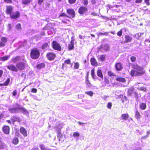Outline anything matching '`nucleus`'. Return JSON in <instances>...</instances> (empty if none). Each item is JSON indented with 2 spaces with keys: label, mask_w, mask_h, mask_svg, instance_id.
Here are the masks:
<instances>
[{
  "label": "nucleus",
  "mask_w": 150,
  "mask_h": 150,
  "mask_svg": "<svg viewBox=\"0 0 150 150\" xmlns=\"http://www.w3.org/2000/svg\"><path fill=\"white\" fill-rule=\"evenodd\" d=\"M132 67L134 69L131 70L129 72L132 77L141 76L145 73L144 68L137 64H133Z\"/></svg>",
  "instance_id": "nucleus-1"
},
{
  "label": "nucleus",
  "mask_w": 150,
  "mask_h": 150,
  "mask_svg": "<svg viewBox=\"0 0 150 150\" xmlns=\"http://www.w3.org/2000/svg\"><path fill=\"white\" fill-rule=\"evenodd\" d=\"M13 106V107L8 109V111L11 113H18L20 112L21 110L24 112H26L27 111L25 108L20 106L18 103L14 104Z\"/></svg>",
  "instance_id": "nucleus-2"
},
{
  "label": "nucleus",
  "mask_w": 150,
  "mask_h": 150,
  "mask_svg": "<svg viewBox=\"0 0 150 150\" xmlns=\"http://www.w3.org/2000/svg\"><path fill=\"white\" fill-rule=\"evenodd\" d=\"M40 55V52L38 48H34L31 49L30 56L33 59H38Z\"/></svg>",
  "instance_id": "nucleus-3"
},
{
  "label": "nucleus",
  "mask_w": 150,
  "mask_h": 150,
  "mask_svg": "<svg viewBox=\"0 0 150 150\" xmlns=\"http://www.w3.org/2000/svg\"><path fill=\"white\" fill-rule=\"evenodd\" d=\"M52 48L56 50L60 51L62 50V47L56 41H53L52 43Z\"/></svg>",
  "instance_id": "nucleus-4"
},
{
  "label": "nucleus",
  "mask_w": 150,
  "mask_h": 150,
  "mask_svg": "<svg viewBox=\"0 0 150 150\" xmlns=\"http://www.w3.org/2000/svg\"><path fill=\"white\" fill-rule=\"evenodd\" d=\"M20 15V12L19 11H16L15 12H12L10 15V16L12 19H16L19 17Z\"/></svg>",
  "instance_id": "nucleus-5"
},
{
  "label": "nucleus",
  "mask_w": 150,
  "mask_h": 150,
  "mask_svg": "<svg viewBox=\"0 0 150 150\" xmlns=\"http://www.w3.org/2000/svg\"><path fill=\"white\" fill-rule=\"evenodd\" d=\"M67 13L70 17L74 18L76 16L75 12L72 8H68L67 10Z\"/></svg>",
  "instance_id": "nucleus-6"
},
{
  "label": "nucleus",
  "mask_w": 150,
  "mask_h": 150,
  "mask_svg": "<svg viewBox=\"0 0 150 150\" xmlns=\"http://www.w3.org/2000/svg\"><path fill=\"white\" fill-rule=\"evenodd\" d=\"M16 67L18 70L21 71L24 69L25 68V63L23 62H18L16 64Z\"/></svg>",
  "instance_id": "nucleus-7"
},
{
  "label": "nucleus",
  "mask_w": 150,
  "mask_h": 150,
  "mask_svg": "<svg viewBox=\"0 0 150 150\" xmlns=\"http://www.w3.org/2000/svg\"><path fill=\"white\" fill-rule=\"evenodd\" d=\"M88 11V8L86 6H81L78 9V12L81 15L84 14Z\"/></svg>",
  "instance_id": "nucleus-8"
},
{
  "label": "nucleus",
  "mask_w": 150,
  "mask_h": 150,
  "mask_svg": "<svg viewBox=\"0 0 150 150\" xmlns=\"http://www.w3.org/2000/svg\"><path fill=\"white\" fill-rule=\"evenodd\" d=\"M46 56L48 60L52 61L55 59L56 55L54 53L52 52H48L47 53Z\"/></svg>",
  "instance_id": "nucleus-9"
},
{
  "label": "nucleus",
  "mask_w": 150,
  "mask_h": 150,
  "mask_svg": "<svg viewBox=\"0 0 150 150\" xmlns=\"http://www.w3.org/2000/svg\"><path fill=\"white\" fill-rule=\"evenodd\" d=\"M6 67L7 69L10 71L15 72H17L18 71V69L16 66H15L13 64H10L6 66Z\"/></svg>",
  "instance_id": "nucleus-10"
},
{
  "label": "nucleus",
  "mask_w": 150,
  "mask_h": 150,
  "mask_svg": "<svg viewBox=\"0 0 150 150\" xmlns=\"http://www.w3.org/2000/svg\"><path fill=\"white\" fill-rule=\"evenodd\" d=\"M115 67L116 70L118 71H121L123 68L122 64L120 62L117 63L115 64Z\"/></svg>",
  "instance_id": "nucleus-11"
},
{
  "label": "nucleus",
  "mask_w": 150,
  "mask_h": 150,
  "mask_svg": "<svg viewBox=\"0 0 150 150\" xmlns=\"http://www.w3.org/2000/svg\"><path fill=\"white\" fill-rule=\"evenodd\" d=\"M13 10V7L11 5L7 6H6L5 12L7 14L10 15Z\"/></svg>",
  "instance_id": "nucleus-12"
},
{
  "label": "nucleus",
  "mask_w": 150,
  "mask_h": 150,
  "mask_svg": "<svg viewBox=\"0 0 150 150\" xmlns=\"http://www.w3.org/2000/svg\"><path fill=\"white\" fill-rule=\"evenodd\" d=\"M2 130L4 133L6 134H8L10 133V127L8 125H5L2 127Z\"/></svg>",
  "instance_id": "nucleus-13"
},
{
  "label": "nucleus",
  "mask_w": 150,
  "mask_h": 150,
  "mask_svg": "<svg viewBox=\"0 0 150 150\" xmlns=\"http://www.w3.org/2000/svg\"><path fill=\"white\" fill-rule=\"evenodd\" d=\"M96 73L97 76L100 78L98 80L100 81H102L103 79V74L102 73V71L100 69H98L97 70Z\"/></svg>",
  "instance_id": "nucleus-14"
},
{
  "label": "nucleus",
  "mask_w": 150,
  "mask_h": 150,
  "mask_svg": "<svg viewBox=\"0 0 150 150\" xmlns=\"http://www.w3.org/2000/svg\"><path fill=\"white\" fill-rule=\"evenodd\" d=\"M20 131L21 133L23 135L24 137L27 136V132L26 129L23 127H21L20 129Z\"/></svg>",
  "instance_id": "nucleus-15"
},
{
  "label": "nucleus",
  "mask_w": 150,
  "mask_h": 150,
  "mask_svg": "<svg viewBox=\"0 0 150 150\" xmlns=\"http://www.w3.org/2000/svg\"><path fill=\"white\" fill-rule=\"evenodd\" d=\"M90 62L91 65L93 66L97 67L98 65V62L94 57H92L91 59Z\"/></svg>",
  "instance_id": "nucleus-16"
},
{
  "label": "nucleus",
  "mask_w": 150,
  "mask_h": 150,
  "mask_svg": "<svg viewBox=\"0 0 150 150\" xmlns=\"http://www.w3.org/2000/svg\"><path fill=\"white\" fill-rule=\"evenodd\" d=\"M11 120L12 121V122L13 124H14L15 122L16 121L20 122L21 121V119L19 117L16 115L13 116L11 118Z\"/></svg>",
  "instance_id": "nucleus-17"
},
{
  "label": "nucleus",
  "mask_w": 150,
  "mask_h": 150,
  "mask_svg": "<svg viewBox=\"0 0 150 150\" xmlns=\"http://www.w3.org/2000/svg\"><path fill=\"white\" fill-rule=\"evenodd\" d=\"M74 39H72L70 43L68 45V50H69L70 51L74 49Z\"/></svg>",
  "instance_id": "nucleus-18"
},
{
  "label": "nucleus",
  "mask_w": 150,
  "mask_h": 150,
  "mask_svg": "<svg viewBox=\"0 0 150 150\" xmlns=\"http://www.w3.org/2000/svg\"><path fill=\"white\" fill-rule=\"evenodd\" d=\"M21 57L19 56H17L12 58L11 59V61L15 63L21 60Z\"/></svg>",
  "instance_id": "nucleus-19"
},
{
  "label": "nucleus",
  "mask_w": 150,
  "mask_h": 150,
  "mask_svg": "<svg viewBox=\"0 0 150 150\" xmlns=\"http://www.w3.org/2000/svg\"><path fill=\"white\" fill-rule=\"evenodd\" d=\"M134 88L133 86H132L128 89L127 91V96H131L132 94L134 93Z\"/></svg>",
  "instance_id": "nucleus-20"
},
{
  "label": "nucleus",
  "mask_w": 150,
  "mask_h": 150,
  "mask_svg": "<svg viewBox=\"0 0 150 150\" xmlns=\"http://www.w3.org/2000/svg\"><path fill=\"white\" fill-rule=\"evenodd\" d=\"M91 75L92 79L95 80L98 79V77L95 75V69L93 68L91 71Z\"/></svg>",
  "instance_id": "nucleus-21"
},
{
  "label": "nucleus",
  "mask_w": 150,
  "mask_h": 150,
  "mask_svg": "<svg viewBox=\"0 0 150 150\" xmlns=\"http://www.w3.org/2000/svg\"><path fill=\"white\" fill-rule=\"evenodd\" d=\"M54 128L55 129L56 131H57V133L58 138H60L61 136H62L61 129L59 128V127L57 126L55 127Z\"/></svg>",
  "instance_id": "nucleus-22"
},
{
  "label": "nucleus",
  "mask_w": 150,
  "mask_h": 150,
  "mask_svg": "<svg viewBox=\"0 0 150 150\" xmlns=\"http://www.w3.org/2000/svg\"><path fill=\"white\" fill-rule=\"evenodd\" d=\"M125 41L123 43H128L131 42L132 40V38L129 35H125Z\"/></svg>",
  "instance_id": "nucleus-23"
},
{
  "label": "nucleus",
  "mask_w": 150,
  "mask_h": 150,
  "mask_svg": "<svg viewBox=\"0 0 150 150\" xmlns=\"http://www.w3.org/2000/svg\"><path fill=\"white\" fill-rule=\"evenodd\" d=\"M71 63V60L70 59H68L64 61V62L62 64V68L63 69L64 67H66L67 64H69Z\"/></svg>",
  "instance_id": "nucleus-24"
},
{
  "label": "nucleus",
  "mask_w": 150,
  "mask_h": 150,
  "mask_svg": "<svg viewBox=\"0 0 150 150\" xmlns=\"http://www.w3.org/2000/svg\"><path fill=\"white\" fill-rule=\"evenodd\" d=\"M139 107L140 109L142 110H144L146 109V103H141L139 105Z\"/></svg>",
  "instance_id": "nucleus-25"
},
{
  "label": "nucleus",
  "mask_w": 150,
  "mask_h": 150,
  "mask_svg": "<svg viewBox=\"0 0 150 150\" xmlns=\"http://www.w3.org/2000/svg\"><path fill=\"white\" fill-rule=\"evenodd\" d=\"M45 66V65L44 63H41L37 65L36 68L39 69L44 68Z\"/></svg>",
  "instance_id": "nucleus-26"
},
{
  "label": "nucleus",
  "mask_w": 150,
  "mask_h": 150,
  "mask_svg": "<svg viewBox=\"0 0 150 150\" xmlns=\"http://www.w3.org/2000/svg\"><path fill=\"white\" fill-rule=\"evenodd\" d=\"M129 117V114L127 113L122 114L121 115V118L122 120H127Z\"/></svg>",
  "instance_id": "nucleus-27"
},
{
  "label": "nucleus",
  "mask_w": 150,
  "mask_h": 150,
  "mask_svg": "<svg viewBox=\"0 0 150 150\" xmlns=\"http://www.w3.org/2000/svg\"><path fill=\"white\" fill-rule=\"evenodd\" d=\"M85 83L86 85L88 86V87H90L92 86V84L88 80V75L86 76V82Z\"/></svg>",
  "instance_id": "nucleus-28"
},
{
  "label": "nucleus",
  "mask_w": 150,
  "mask_h": 150,
  "mask_svg": "<svg viewBox=\"0 0 150 150\" xmlns=\"http://www.w3.org/2000/svg\"><path fill=\"white\" fill-rule=\"evenodd\" d=\"M12 143L14 145H17L19 143V139L17 137L13 138L12 141Z\"/></svg>",
  "instance_id": "nucleus-29"
},
{
  "label": "nucleus",
  "mask_w": 150,
  "mask_h": 150,
  "mask_svg": "<svg viewBox=\"0 0 150 150\" xmlns=\"http://www.w3.org/2000/svg\"><path fill=\"white\" fill-rule=\"evenodd\" d=\"M141 115L138 110H136L135 111V117L136 119L138 120L140 119L141 117Z\"/></svg>",
  "instance_id": "nucleus-30"
},
{
  "label": "nucleus",
  "mask_w": 150,
  "mask_h": 150,
  "mask_svg": "<svg viewBox=\"0 0 150 150\" xmlns=\"http://www.w3.org/2000/svg\"><path fill=\"white\" fill-rule=\"evenodd\" d=\"M115 80L118 81L125 83L126 82L125 79L123 77H117L115 78Z\"/></svg>",
  "instance_id": "nucleus-31"
},
{
  "label": "nucleus",
  "mask_w": 150,
  "mask_h": 150,
  "mask_svg": "<svg viewBox=\"0 0 150 150\" xmlns=\"http://www.w3.org/2000/svg\"><path fill=\"white\" fill-rule=\"evenodd\" d=\"M70 18V17L64 13H61L59 16V18Z\"/></svg>",
  "instance_id": "nucleus-32"
},
{
  "label": "nucleus",
  "mask_w": 150,
  "mask_h": 150,
  "mask_svg": "<svg viewBox=\"0 0 150 150\" xmlns=\"http://www.w3.org/2000/svg\"><path fill=\"white\" fill-rule=\"evenodd\" d=\"M9 56H5L4 57H1L0 58V61H4L7 60L9 58Z\"/></svg>",
  "instance_id": "nucleus-33"
},
{
  "label": "nucleus",
  "mask_w": 150,
  "mask_h": 150,
  "mask_svg": "<svg viewBox=\"0 0 150 150\" xmlns=\"http://www.w3.org/2000/svg\"><path fill=\"white\" fill-rule=\"evenodd\" d=\"M62 22L64 23L67 24L68 23V22L70 21V20L66 18H64L61 19Z\"/></svg>",
  "instance_id": "nucleus-34"
},
{
  "label": "nucleus",
  "mask_w": 150,
  "mask_h": 150,
  "mask_svg": "<svg viewBox=\"0 0 150 150\" xmlns=\"http://www.w3.org/2000/svg\"><path fill=\"white\" fill-rule=\"evenodd\" d=\"M50 42H49V43L47 42H45L41 46L42 49H44L46 48H47L49 45Z\"/></svg>",
  "instance_id": "nucleus-35"
},
{
  "label": "nucleus",
  "mask_w": 150,
  "mask_h": 150,
  "mask_svg": "<svg viewBox=\"0 0 150 150\" xmlns=\"http://www.w3.org/2000/svg\"><path fill=\"white\" fill-rule=\"evenodd\" d=\"M108 74L110 77L116 76L115 74L111 71L109 70L108 72Z\"/></svg>",
  "instance_id": "nucleus-36"
},
{
  "label": "nucleus",
  "mask_w": 150,
  "mask_h": 150,
  "mask_svg": "<svg viewBox=\"0 0 150 150\" xmlns=\"http://www.w3.org/2000/svg\"><path fill=\"white\" fill-rule=\"evenodd\" d=\"M1 40V41L5 44L7 42L8 40L7 38L5 37H2Z\"/></svg>",
  "instance_id": "nucleus-37"
},
{
  "label": "nucleus",
  "mask_w": 150,
  "mask_h": 150,
  "mask_svg": "<svg viewBox=\"0 0 150 150\" xmlns=\"http://www.w3.org/2000/svg\"><path fill=\"white\" fill-rule=\"evenodd\" d=\"M40 148L41 150H47L48 149L43 144H41L40 145Z\"/></svg>",
  "instance_id": "nucleus-38"
},
{
  "label": "nucleus",
  "mask_w": 150,
  "mask_h": 150,
  "mask_svg": "<svg viewBox=\"0 0 150 150\" xmlns=\"http://www.w3.org/2000/svg\"><path fill=\"white\" fill-rule=\"evenodd\" d=\"M105 55L103 54L100 56L99 59L102 61H104L105 60Z\"/></svg>",
  "instance_id": "nucleus-39"
},
{
  "label": "nucleus",
  "mask_w": 150,
  "mask_h": 150,
  "mask_svg": "<svg viewBox=\"0 0 150 150\" xmlns=\"http://www.w3.org/2000/svg\"><path fill=\"white\" fill-rule=\"evenodd\" d=\"M16 28L18 30H20L21 29V24L20 23H18L16 25Z\"/></svg>",
  "instance_id": "nucleus-40"
},
{
  "label": "nucleus",
  "mask_w": 150,
  "mask_h": 150,
  "mask_svg": "<svg viewBox=\"0 0 150 150\" xmlns=\"http://www.w3.org/2000/svg\"><path fill=\"white\" fill-rule=\"evenodd\" d=\"M85 93L91 96H92L93 95V92L92 91H86Z\"/></svg>",
  "instance_id": "nucleus-41"
},
{
  "label": "nucleus",
  "mask_w": 150,
  "mask_h": 150,
  "mask_svg": "<svg viewBox=\"0 0 150 150\" xmlns=\"http://www.w3.org/2000/svg\"><path fill=\"white\" fill-rule=\"evenodd\" d=\"M79 64L78 62H76L75 63L74 67L75 69H77L79 68Z\"/></svg>",
  "instance_id": "nucleus-42"
},
{
  "label": "nucleus",
  "mask_w": 150,
  "mask_h": 150,
  "mask_svg": "<svg viewBox=\"0 0 150 150\" xmlns=\"http://www.w3.org/2000/svg\"><path fill=\"white\" fill-rule=\"evenodd\" d=\"M122 29H121L120 31H118L117 33V35L119 37H121L122 33Z\"/></svg>",
  "instance_id": "nucleus-43"
},
{
  "label": "nucleus",
  "mask_w": 150,
  "mask_h": 150,
  "mask_svg": "<svg viewBox=\"0 0 150 150\" xmlns=\"http://www.w3.org/2000/svg\"><path fill=\"white\" fill-rule=\"evenodd\" d=\"M10 82V79L9 78H8L6 80V81L4 83L5 86H7L8 85Z\"/></svg>",
  "instance_id": "nucleus-44"
},
{
  "label": "nucleus",
  "mask_w": 150,
  "mask_h": 150,
  "mask_svg": "<svg viewBox=\"0 0 150 150\" xmlns=\"http://www.w3.org/2000/svg\"><path fill=\"white\" fill-rule=\"evenodd\" d=\"M68 1L69 4H72L76 3V0H68Z\"/></svg>",
  "instance_id": "nucleus-45"
},
{
  "label": "nucleus",
  "mask_w": 150,
  "mask_h": 150,
  "mask_svg": "<svg viewBox=\"0 0 150 150\" xmlns=\"http://www.w3.org/2000/svg\"><path fill=\"white\" fill-rule=\"evenodd\" d=\"M52 28L48 24H47L43 28L44 30H47Z\"/></svg>",
  "instance_id": "nucleus-46"
},
{
  "label": "nucleus",
  "mask_w": 150,
  "mask_h": 150,
  "mask_svg": "<svg viewBox=\"0 0 150 150\" xmlns=\"http://www.w3.org/2000/svg\"><path fill=\"white\" fill-rule=\"evenodd\" d=\"M130 60L132 62H134L136 61V58L135 56H131L130 57Z\"/></svg>",
  "instance_id": "nucleus-47"
},
{
  "label": "nucleus",
  "mask_w": 150,
  "mask_h": 150,
  "mask_svg": "<svg viewBox=\"0 0 150 150\" xmlns=\"http://www.w3.org/2000/svg\"><path fill=\"white\" fill-rule=\"evenodd\" d=\"M73 136L74 137H79L80 136V134L79 132H74L73 133Z\"/></svg>",
  "instance_id": "nucleus-48"
},
{
  "label": "nucleus",
  "mask_w": 150,
  "mask_h": 150,
  "mask_svg": "<svg viewBox=\"0 0 150 150\" xmlns=\"http://www.w3.org/2000/svg\"><path fill=\"white\" fill-rule=\"evenodd\" d=\"M112 106V104L110 102H108L107 106V108L109 109H111Z\"/></svg>",
  "instance_id": "nucleus-49"
},
{
  "label": "nucleus",
  "mask_w": 150,
  "mask_h": 150,
  "mask_svg": "<svg viewBox=\"0 0 150 150\" xmlns=\"http://www.w3.org/2000/svg\"><path fill=\"white\" fill-rule=\"evenodd\" d=\"M150 0H144V2L147 6H149L150 5Z\"/></svg>",
  "instance_id": "nucleus-50"
},
{
  "label": "nucleus",
  "mask_w": 150,
  "mask_h": 150,
  "mask_svg": "<svg viewBox=\"0 0 150 150\" xmlns=\"http://www.w3.org/2000/svg\"><path fill=\"white\" fill-rule=\"evenodd\" d=\"M104 82L106 84H108L109 83V82L108 79L107 77H105Z\"/></svg>",
  "instance_id": "nucleus-51"
},
{
  "label": "nucleus",
  "mask_w": 150,
  "mask_h": 150,
  "mask_svg": "<svg viewBox=\"0 0 150 150\" xmlns=\"http://www.w3.org/2000/svg\"><path fill=\"white\" fill-rule=\"evenodd\" d=\"M4 148V144L1 141H0V149H2Z\"/></svg>",
  "instance_id": "nucleus-52"
},
{
  "label": "nucleus",
  "mask_w": 150,
  "mask_h": 150,
  "mask_svg": "<svg viewBox=\"0 0 150 150\" xmlns=\"http://www.w3.org/2000/svg\"><path fill=\"white\" fill-rule=\"evenodd\" d=\"M4 1L7 4H11L12 3L11 0H4Z\"/></svg>",
  "instance_id": "nucleus-53"
},
{
  "label": "nucleus",
  "mask_w": 150,
  "mask_h": 150,
  "mask_svg": "<svg viewBox=\"0 0 150 150\" xmlns=\"http://www.w3.org/2000/svg\"><path fill=\"white\" fill-rule=\"evenodd\" d=\"M5 45V44L2 42L1 41H0V47H4Z\"/></svg>",
  "instance_id": "nucleus-54"
},
{
  "label": "nucleus",
  "mask_w": 150,
  "mask_h": 150,
  "mask_svg": "<svg viewBox=\"0 0 150 150\" xmlns=\"http://www.w3.org/2000/svg\"><path fill=\"white\" fill-rule=\"evenodd\" d=\"M109 49V47L108 45L104 46L103 47V49L105 51H107Z\"/></svg>",
  "instance_id": "nucleus-55"
},
{
  "label": "nucleus",
  "mask_w": 150,
  "mask_h": 150,
  "mask_svg": "<svg viewBox=\"0 0 150 150\" xmlns=\"http://www.w3.org/2000/svg\"><path fill=\"white\" fill-rule=\"evenodd\" d=\"M17 93V91L16 90H15L13 91L12 93L13 96H15L16 95Z\"/></svg>",
  "instance_id": "nucleus-56"
},
{
  "label": "nucleus",
  "mask_w": 150,
  "mask_h": 150,
  "mask_svg": "<svg viewBox=\"0 0 150 150\" xmlns=\"http://www.w3.org/2000/svg\"><path fill=\"white\" fill-rule=\"evenodd\" d=\"M44 0H38V2L39 5H41L42 3L43 2Z\"/></svg>",
  "instance_id": "nucleus-57"
},
{
  "label": "nucleus",
  "mask_w": 150,
  "mask_h": 150,
  "mask_svg": "<svg viewBox=\"0 0 150 150\" xmlns=\"http://www.w3.org/2000/svg\"><path fill=\"white\" fill-rule=\"evenodd\" d=\"M83 1V4L84 5H87L88 3V0H82Z\"/></svg>",
  "instance_id": "nucleus-58"
},
{
  "label": "nucleus",
  "mask_w": 150,
  "mask_h": 150,
  "mask_svg": "<svg viewBox=\"0 0 150 150\" xmlns=\"http://www.w3.org/2000/svg\"><path fill=\"white\" fill-rule=\"evenodd\" d=\"M37 91V90L35 88H33L32 89L31 92L36 93Z\"/></svg>",
  "instance_id": "nucleus-59"
},
{
  "label": "nucleus",
  "mask_w": 150,
  "mask_h": 150,
  "mask_svg": "<svg viewBox=\"0 0 150 150\" xmlns=\"http://www.w3.org/2000/svg\"><path fill=\"white\" fill-rule=\"evenodd\" d=\"M144 33H138L137 34V35L138 36V38H139L140 37H141L142 35H143L144 34Z\"/></svg>",
  "instance_id": "nucleus-60"
},
{
  "label": "nucleus",
  "mask_w": 150,
  "mask_h": 150,
  "mask_svg": "<svg viewBox=\"0 0 150 150\" xmlns=\"http://www.w3.org/2000/svg\"><path fill=\"white\" fill-rule=\"evenodd\" d=\"M26 74L25 73H22L21 75L22 77L24 79H25L26 77Z\"/></svg>",
  "instance_id": "nucleus-61"
},
{
  "label": "nucleus",
  "mask_w": 150,
  "mask_h": 150,
  "mask_svg": "<svg viewBox=\"0 0 150 150\" xmlns=\"http://www.w3.org/2000/svg\"><path fill=\"white\" fill-rule=\"evenodd\" d=\"M142 0H135V2L136 3H140L142 1Z\"/></svg>",
  "instance_id": "nucleus-62"
},
{
  "label": "nucleus",
  "mask_w": 150,
  "mask_h": 150,
  "mask_svg": "<svg viewBox=\"0 0 150 150\" xmlns=\"http://www.w3.org/2000/svg\"><path fill=\"white\" fill-rule=\"evenodd\" d=\"M108 34V32H105L104 33H99V34L100 35H107Z\"/></svg>",
  "instance_id": "nucleus-63"
},
{
  "label": "nucleus",
  "mask_w": 150,
  "mask_h": 150,
  "mask_svg": "<svg viewBox=\"0 0 150 150\" xmlns=\"http://www.w3.org/2000/svg\"><path fill=\"white\" fill-rule=\"evenodd\" d=\"M91 2L92 4L94 5L96 4V1L95 0H91Z\"/></svg>",
  "instance_id": "nucleus-64"
}]
</instances>
